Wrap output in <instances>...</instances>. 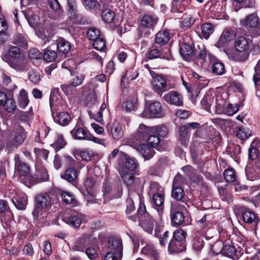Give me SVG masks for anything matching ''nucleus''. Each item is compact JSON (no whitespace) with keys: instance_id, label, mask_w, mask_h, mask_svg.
<instances>
[{"instance_id":"c85d7f7f","label":"nucleus","mask_w":260,"mask_h":260,"mask_svg":"<svg viewBox=\"0 0 260 260\" xmlns=\"http://www.w3.org/2000/svg\"><path fill=\"white\" fill-rule=\"evenodd\" d=\"M43 55L41 52L36 48L30 50L28 54L29 60L35 66H39L42 62Z\"/></svg>"},{"instance_id":"e2e57ef3","label":"nucleus","mask_w":260,"mask_h":260,"mask_svg":"<svg viewBox=\"0 0 260 260\" xmlns=\"http://www.w3.org/2000/svg\"><path fill=\"white\" fill-rule=\"evenodd\" d=\"M14 43L24 49H26L28 46L26 38L20 34L17 36Z\"/></svg>"},{"instance_id":"338daca9","label":"nucleus","mask_w":260,"mask_h":260,"mask_svg":"<svg viewBox=\"0 0 260 260\" xmlns=\"http://www.w3.org/2000/svg\"><path fill=\"white\" fill-rule=\"evenodd\" d=\"M225 180L227 182H234L236 178L235 172L233 169H229L226 170L223 173Z\"/></svg>"},{"instance_id":"72a5a7b5","label":"nucleus","mask_w":260,"mask_h":260,"mask_svg":"<svg viewBox=\"0 0 260 260\" xmlns=\"http://www.w3.org/2000/svg\"><path fill=\"white\" fill-rule=\"evenodd\" d=\"M147 57L149 59H153L157 58H160L170 60L171 55L170 53H166L164 54L161 51L156 48L150 49L147 52Z\"/></svg>"},{"instance_id":"0e129e2a","label":"nucleus","mask_w":260,"mask_h":260,"mask_svg":"<svg viewBox=\"0 0 260 260\" xmlns=\"http://www.w3.org/2000/svg\"><path fill=\"white\" fill-rule=\"evenodd\" d=\"M146 140L152 147H156L160 142V138L155 134H151L149 135Z\"/></svg>"},{"instance_id":"0eeeda50","label":"nucleus","mask_w":260,"mask_h":260,"mask_svg":"<svg viewBox=\"0 0 260 260\" xmlns=\"http://www.w3.org/2000/svg\"><path fill=\"white\" fill-rule=\"evenodd\" d=\"M151 84L153 89L160 96L164 92L171 88L167 84L166 78L162 75H157L153 77Z\"/></svg>"},{"instance_id":"c03bdc74","label":"nucleus","mask_w":260,"mask_h":260,"mask_svg":"<svg viewBox=\"0 0 260 260\" xmlns=\"http://www.w3.org/2000/svg\"><path fill=\"white\" fill-rule=\"evenodd\" d=\"M194 20L191 15L187 14H184L181 17L180 25L182 28H188L194 23Z\"/></svg>"},{"instance_id":"1a4fd4ad","label":"nucleus","mask_w":260,"mask_h":260,"mask_svg":"<svg viewBox=\"0 0 260 260\" xmlns=\"http://www.w3.org/2000/svg\"><path fill=\"white\" fill-rule=\"evenodd\" d=\"M152 127L147 126L144 124H140L136 134L132 138L133 143H140L146 141L149 135L152 134Z\"/></svg>"},{"instance_id":"2eb2a0df","label":"nucleus","mask_w":260,"mask_h":260,"mask_svg":"<svg viewBox=\"0 0 260 260\" xmlns=\"http://www.w3.org/2000/svg\"><path fill=\"white\" fill-rule=\"evenodd\" d=\"M236 32L234 30L227 29L222 33L215 46L218 48L225 46L227 44L236 37Z\"/></svg>"},{"instance_id":"a19ab883","label":"nucleus","mask_w":260,"mask_h":260,"mask_svg":"<svg viewBox=\"0 0 260 260\" xmlns=\"http://www.w3.org/2000/svg\"><path fill=\"white\" fill-rule=\"evenodd\" d=\"M246 174L247 178L250 180L258 179L260 178V168L252 166L251 168L246 169Z\"/></svg>"},{"instance_id":"412c9836","label":"nucleus","mask_w":260,"mask_h":260,"mask_svg":"<svg viewBox=\"0 0 260 260\" xmlns=\"http://www.w3.org/2000/svg\"><path fill=\"white\" fill-rule=\"evenodd\" d=\"M36 206L35 209H44L48 206L51 202V198L47 193H40L36 197Z\"/></svg>"},{"instance_id":"f8f14e48","label":"nucleus","mask_w":260,"mask_h":260,"mask_svg":"<svg viewBox=\"0 0 260 260\" xmlns=\"http://www.w3.org/2000/svg\"><path fill=\"white\" fill-rule=\"evenodd\" d=\"M49 175L46 168L44 167L37 168L34 176H29V181L31 184H35L40 182L47 181Z\"/></svg>"},{"instance_id":"b1692460","label":"nucleus","mask_w":260,"mask_h":260,"mask_svg":"<svg viewBox=\"0 0 260 260\" xmlns=\"http://www.w3.org/2000/svg\"><path fill=\"white\" fill-rule=\"evenodd\" d=\"M180 54L186 60H189L193 55V49L192 46L187 43L180 44Z\"/></svg>"},{"instance_id":"ea45409f","label":"nucleus","mask_w":260,"mask_h":260,"mask_svg":"<svg viewBox=\"0 0 260 260\" xmlns=\"http://www.w3.org/2000/svg\"><path fill=\"white\" fill-rule=\"evenodd\" d=\"M201 37L205 39H208L214 30V26L211 23H206L201 26Z\"/></svg>"},{"instance_id":"2f4dec72","label":"nucleus","mask_w":260,"mask_h":260,"mask_svg":"<svg viewBox=\"0 0 260 260\" xmlns=\"http://www.w3.org/2000/svg\"><path fill=\"white\" fill-rule=\"evenodd\" d=\"M153 202L155 205V209L159 215H161L164 211V197L159 193H156L153 196Z\"/></svg>"},{"instance_id":"dca6fc26","label":"nucleus","mask_w":260,"mask_h":260,"mask_svg":"<svg viewBox=\"0 0 260 260\" xmlns=\"http://www.w3.org/2000/svg\"><path fill=\"white\" fill-rule=\"evenodd\" d=\"M221 254L234 260H237L239 258L240 252L236 250L233 242H231V243L223 244L221 249Z\"/></svg>"},{"instance_id":"7ed1b4c3","label":"nucleus","mask_w":260,"mask_h":260,"mask_svg":"<svg viewBox=\"0 0 260 260\" xmlns=\"http://www.w3.org/2000/svg\"><path fill=\"white\" fill-rule=\"evenodd\" d=\"M70 133L73 138L76 140L91 141L104 146L107 144V142L105 140L100 139L94 137L89 134L87 129L83 127H75Z\"/></svg>"},{"instance_id":"20e7f679","label":"nucleus","mask_w":260,"mask_h":260,"mask_svg":"<svg viewBox=\"0 0 260 260\" xmlns=\"http://www.w3.org/2000/svg\"><path fill=\"white\" fill-rule=\"evenodd\" d=\"M237 209L238 211L242 215L243 221L247 223L251 224L254 227V229H256L260 220L255 213L244 206H237Z\"/></svg>"},{"instance_id":"aec40b11","label":"nucleus","mask_w":260,"mask_h":260,"mask_svg":"<svg viewBox=\"0 0 260 260\" xmlns=\"http://www.w3.org/2000/svg\"><path fill=\"white\" fill-rule=\"evenodd\" d=\"M107 128L110 134L115 140L121 139L123 136V131L121 124L118 122L115 121L111 125L108 124Z\"/></svg>"},{"instance_id":"4be33fe9","label":"nucleus","mask_w":260,"mask_h":260,"mask_svg":"<svg viewBox=\"0 0 260 260\" xmlns=\"http://www.w3.org/2000/svg\"><path fill=\"white\" fill-rule=\"evenodd\" d=\"M108 249L110 252L122 253L123 245L122 240L112 238L108 241Z\"/></svg>"},{"instance_id":"f704fd0d","label":"nucleus","mask_w":260,"mask_h":260,"mask_svg":"<svg viewBox=\"0 0 260 260\" xmlns=\"http://www.w3.org/2000/svg\"><path fill=\"white\" fill-rule=\"evenodd\" d=\"M32 215L36 220L41 224H44L47 221L48 213L46 210L42 209H34Z\"/></svg>"},{"instance_id":"9d476101","label":"nucleus","mask_w":260,"mask_h":260,"mask_svg":"<svg viewBox=\"0 0 260 260\" xmlns=\"http://www.w3.org/2000/svg\"><path fill=\"white\" fill-rule=\"evenodd\" d=\"M149 114L142 113V116L146 118H160L164 116L161 104L159 102H153L148 106Z\"/></svg>"},{"instance_id":"473e14b6","label":"nucleus","mask_w":260,"mask_h":260,"mask_svg":"<svg viewBox=\"0 0 260 260\" xmlns=\"http://www.w3.org/2000/svg\"><path fill=\"white\" fill-rule=\"evenodd\" d=\"M178 137L182 144L186 145L188 144L189 139V134L187 129V126L182 125L179 127Z\"/></svg>"},{"instance_id":"4d7b16f0","label":"nucleus","mask_w":260,"mask_h":260,"mask_svg":"<svg viewBox=\"0 0 260 260\" xmlns=\"http://www.w3.org/2000/svg\"><path fill=\"white\" fill-rule=\"evenodd\" d=\"M156 23V20L149 15L144 16L141 19V24L145 27H153Z\"/></svg>"},{"instance_id":"5fc2aeb1","label":"nucleus","mask_w":260,"mask_h":260,"mask_svg":"<svg viewBox=\"0 0 260 260\" xmlns=\"http://www.w3.org/2000/svg\"><path fill=\"white\" fill-rule=\"evenodd\" d=\"M75 155L80 157L82 159L85 161H89L94 156L93 153L91 151L88 150H77L76 151Z\"/></svg>"},{"instance_id":"f3484780","label":"nucleus","mask_w":260,"mask_h":260,"mask_svg":"<svg viewBox=\"0 0 260 260\" xmlns=\"http://www.w3.org/2000/svg\"><path fill=\"white\" fill-rule=\"evenodd\" d=\"M131 146L139 151L145 159H150L154 155V150L145 144L132 143Z\"/></svg>"},{"instance_id":"6e6d98bb","label":"nucleus","mask_w":260,"mask_h":260,"mask_svg":"<svg viewBox=\"0 0 260 260\" xmlns=\"http://www.w3.org/2000/svg\"><path fill=\"white\" fill-rule=\"evenodd\" d=\"M43 58L48 62L54 61L57 57V54L55 51L47 48L44 50Z\"/></svg>"},{"instance_id":"8fccbe9b","label":"nucleus","mask_w":260,"mask_h":260,"mask_svg":"<svg viewBox=\"0 0 260 260\" xmlns=\"http://www.w3.org/2000/svg\"><path fill=\"white\" fill-rule=\"evenodd\" d=\"M125 158L124 165L128 170L134 171L137 168L139 165L135 158L126 156Z\"/></svg>"},{"instance_id":"393cba45","label":"nucleus","mask_w":260,"mask_h":260,"mask_svg":"<svg viewBox=\"0 0 260 260\" xmlns=\"http://www.w3.org/2000/svg\"><path fill=\"white\" fill-rule=\"evenodd\" d=\"M78 173L75 168L70 167L66 170L64 173L61 175V178L69 182L74 184L77 182Z\"/></svg>"},{"instance_id":"e433bc0d","label":"nucleus","mask_w":260,"mask_h":260,"mask_svg":"<svg viewBox=\"0 0 260 260\" xmlns=\"http://www.w3.org/2000/svg\"><path fill=\"white\" fill-rule=\"evenodd\" d=\"M54 120L60 125L65 126L70 123L71 117L68 113L62 112L57 114L54 117Z\"/></svg>"},{"instance_id":"49530a36","label":"nucleus","mask_w":260,"mask_h":260,"mask_svg":"<svg viewBox=\"0 0 260 260\" xmlns=\"http://www.w3.org/2000/svg\"><path fill=\"white\" fill-rule=\"evenodd\" d=\"M71 48L70 44L63 39H60L57 44L58 50L64 54L69 52Z\"/></svg>"},{"instance_id":"ddd939ff","label":"nucleus","mask_w":260,"mask_h":260,"mask_svg":"<svg viewBox=\"0 0 260 260\" xmlns=\"http://www.w3.org/2000/svg\"><path fill=\"white\" fill-rule=\"evenodd\" d=\"M163 99L167 103L177 106L183 105V98L181 95L175 91H171L164 94Z\"/></svg>"},{"instance_id":"37998d69","label":"nucleus","mask_w":260,"mask_h":260,"mask_svg":"<svg viewBox=\"0 0 260 260\" xmlns=\"http://www.w3.org/2000/svg\"><path fill=\"white\" fill-rule=\"evenodd\" d=\"M29 100L27 92L24 89H21L19 92L18 104L20 108L24 109L28 105Z\"/></svg>"},{"instance_id":"a18cd8bd","label":"nucleus","mask_w":260,"mask_h":260,"mask_svg":"<svg viewBox=\"0 0 260 260\" xmlns=\"http://www.w3.org/2000/svg\"><path fill=\"white\" fill-rule=\"evenodd\" d=\"M2 106H4L5 110L8 113H14L17 108L14 100L11 95H9V98Z\"/></svg>"},{"instance_id":"09e8293b","label":"nucleus","mask_w":260,"mask_h":260,"mask_svg":"<svg viewBox=\"0 0 260 260\" xmlns=\"http://www.w3.org/2000/svg\"><path fill=\"white\" fill-rule=\"evenodd\" d=\"M102 17L103 20L107 23H111L115 17L114 11L109 9H106L102 12Z\"/></svg>"},{"instance_id":"cd10ccee","label":"nucleus","mask_w":260,"mask_h":260,"mask_svg":"<svg viewBox=\"0 0 260 260\" xmlns=\"http://www.w3.org/2000/svg\"><path fill=\"white\" fill-rule=\"evenodd\" d=\"M170 39V34L167 30H160L155 35V43L158 45L162 46L167 44Z\"/></svg>"},{"instance_id":"f257e3e1","label":"nucleus","mask_w":260,"mask_h":260,"mask_svg":"<svg viewBox=\"0 0 260 260\" xmlns=\"http://www.w3.org/2000/svg\"><path fill=\"white\" fill-rule=\"evenodd\" d=\"M249 47L248 40L243 36H240L235 41V50H224L229 57L235 61H244L247 58V55L245 53L240 56V52L246 50Z\"/></svg>"},{"instance_id":"69168bd1","label":"nucleus","mask_w":260,"mask_h":260,"mask_svg":"<svg viewBox=\"0 0 260 260\" xmlns=\"http://www.w3.org/2000/svg\"><path fill=\"white\" fill-rule=\"evenodd\" d=\"M92 45L96 50L103 51L105 48L106 42L101 36L93 42Z\"/></svg>"},{"instance_id":"9b49d317","label":"nucleus","mask_w":260,"mask_h":260,"mask_svg":"<svg viewBox=\"0 0 260 260\" xmlns=\"http://www.w3.org/2000/svg\"><path fill=\"white\" fill-rule=\"evenodd\" d=\"M72 78L68 84H62L60 86L61 89L63 90L66 95H68L71 92L72 87H76L80 85L83 82L85 76L82 74H77L73 75L71 73Z\"/></svg>"},{"instance_id":"bb28decb","label":"nucleus","mask_w":260,"mask_h":260,"mask_svg":"<svg viewBox=\"0 0 260 260\" xmlns=\"http://www.w3.org/2000/svg\"><path fill=\"white\" fill-rule=\"evenodd\" d=\"M168 249L170 253H179L185 249V245L183 242L173 239L168 244Z\"/></svg>"},{"instance_id":"423d86ee","label":"nucleus","mask_w":260,"mask_h":260,"mask_svg":"<svg viewBox=\"0 0 260 260\" xmlns=\"http://www.w3.org/2000/svg\"><path fill=\"white\" fill-rule=\"evenodd\" d=\"M5 62L17 71L25 72L28 70L29 67V63L24 54L11 60L5 58Z\"/></svg>"},{"instance_id":"f03ea898","label":"nucleus","mask_w":260,"mask_h":260,"mask_svg":"<svg viewBox=\"0 0 260 260\" xmlns=\"http://www.w3.org/2000/svg\"><path fill=\"white\" fill-rule=\"evenodd\" d=\"M26 137V133L22 127H15L11 132L7 147L8 149L17 148L23 143Z\"/></svg>"},{"instance_id":"bf43d9fd","label":"nucleus","mask_w":260,"mask_h":260,"mask_svg":"<svg viewBox=\"0 0 260 260\" xmlns=\"http://www.w3.org/2000/svg\"><path fill=\"white\" fill-rule=\"evenodd\" d=\"M212 72L217 75H221L224 73L225 68L224 64L220 62H215L212 68Z\"/></svg>"},{"instance_id":"3c124183","label":"nucleus","mask_w":260,"mask_h":260,"mask_svg":"<svg viewBox=\"0 0 260 260\" xmlns=\"http://www.w3.org/2000/svg\"><path fill=\"white\" fill-rule=\"evenodd\" d=\"M120 175L122 180L127 186L133 185L135 181V177L132 173L126 172L121 173Z\"/></svg>"},{"instance_id":"6ab92c4d","label":"nucleus","mask_w":260,"mask_h":260,"mask_svg":"<svg viewBox=\"0 0 260 260\" xmlns=\"http://www.w3.org/2000/svg\"><path fill=\"white\" fill-rule=\"evenodd\" d=\"M15 169L21 176H26L29 172V167L20 159L19 154H16L14 156Z\"/></svg>"},{"instance_id":"c756f323","label":"nucleus","mask_w":260,"mask_h":260,"mask_svg":"<svg viewBox=\"0 0 260 260\" xmlns=\"http://www.w3.org/2000/svg\"><path fill=\"white\" fill-rule=\"evenodd\" d=\"M85 216L81 213H77L74 215H71L66 220V222L68 224L75 228L80 226L82 221L84 219Z\"/></svg>"},{"instance_id":"4c0bfd02","label":"nucleus","mask_w":260,"mask_h":260,"mask_svg":"<svg viewBox=\"0 0 260 260\" xmlns=\"http://www.w3.org/2000/svg\"><path fill=\"white\" fill-rule=\"evenodd\" d=\"M192 247L196 250H201L204 247L203 235L197 232L194 234L193 240Z\"/></svg>"},{"instance_id":"a211bd4d","label":"nucleus","mask_w":260,"mask_h":260,"mask_svg":"<svg viewBox=\"0 0 260 260\" xmlns=\"http://www.w3.org/2000/svg\"><path fill=\"white\" fill-rule=\"evenodd\" d=\"M10 193L11 194H8V197L12 199V201L15 207L19 210L25 209L27 204L26 196L24 194H20L16 197L14 196V195L16 194V192L14 190H12V192H10Z\"/></svg>"},{"instance_id":"5701e85b","label":"nucleus","mask_w":260,"mask_h":260,"mask_svg":"<svg viewBox=\"0 0 260 260\" xmlns=\"http://www.w3.org/2000/svg\"><path fill=\"white\" fill-rule=\"evenodd\" d=\"M176 204H172L171 208V221L172 225L173 226H178L181 225L184 222V217L180 211H175Z\"/></svg>"},{"instance_id":"c9c22d12","label":"nucleus","mask_w":260,"mask_h":260,"mask_svg":"<svg viewBox=\"0 0 260 260\" xmlns=\"http://www.w3.org/2000/svg\"><path fill=\"white\" fill-rule=\"evenodd\" d=\"M241 24L246 27H255L258 24V18L254 14H250L241 21Z\"/></svg>"},{"instance_id":"39448f33","label":"nucleus","mask_w":260,"mask_h":260,"mask_svg":"<svg viewBox=\"0 0 260 260\" xmlns=\"http://www.w3.org/2000/svg\"><path fill=\"white\" fill-rule=\"evenodd\" d=\"M87 175L84 182V185L88 194L91 191V188L96 181L98 177L100 175V169L99 167H87Z\"/></svg>"},{"instance_id":"603ef678","label":"nucleus","mask_w":260,"mask_h":260,"mask_svg":"<svg viewBox=\"0 0 260 260\" xmlns=\"http://www.w3.org/2000/svg\"><path fill=\"white\" fill-rule=\"evenodd\" d=\"M259 141L258 140H253L249 149V158L252 160H254L257 158L258 151L256 147Z\"/></svg>"},{"instance_id":"7c9ffc66","label":"nucleus","mask_w":260,"mask_h":260,"mask_svg":"<svg viewBox=\"0 0 260 260\" xmlns=\"http://www.w3.org/2000/svg\"><path fill=\"white\" fill-rule=\"evenodd\" d=\"M88 240L86 237H82L77 239L74 242L72 249L73 251H84L85 247L87 246Z\"/></svg>"},{"instance_id":"de8ad7c7","label":"nucleus","mask_w":260,"mask_h":260,"mask_svg":"<svg viewBox=\"0 0 260 260\" xmlns=\"http://www.w3.org/2000/svg\"><path fill=\"white\" fill-rule=\"evenodd\" d=\"M143 254L156 258L158 255V252L155 249L153 245L148 244L146 245L141 251Z\"/></svg>"},{"instance_id":"052dcab7","label":"nucleus","mask_w":260,"mask_h":260,"mask_svg":"<svg viewBox=\"0 0 260 260\" xmlns=\"http://www.w3.org/2000/svg\"><path fill=\"white\" fill-rule=\"evenodd\" d=\"M251 134V132L244 127H240L237 131V137L241 140L247 139Z\"/></svg>"},{"instance_id":"58836bf2","label":"nucleus","mask_w":260,"mask_h":260,"mask_svg":"<svg viewBox=\"0 0 260 260\" xmlns=\"http://www.w3.org/2000/svg\"><path fill=\"white\" fill-rule=\"evenodd\" d=\"M61 197L64 203L71 204L73 207L76 206L78 204L74 196L70 192L63 191L61 194Z\"/></svg>"},{"instance_id":"774afa93","label":"nucleus","mask_w":260,"mask_h":260,"mask_svg":"<svg viewBox=\"0 0 260 260\" xmlns=\"http://www.w3.org/2000/svg\"><path fill=\"white\" fill-rule=\"evenodd\" d=\"M186 236V233L180 229L175 231L173 233V239L180 242H183Z\"/></svg>"},{"instance_id":"864d4df0","label":"nucleus","mask_w":260,"mask_h":260,"mask_svg":"<svg viewBox=\"0 0 260 260\" xmlns=\"http://www.w3.org/2000/svg\"><path fill=\"white\" fill-rule=\"evenodd\" d=\"M172 196L177 201L183 202L184 191L181 187H173Z\"/></svg>"},{"instance_id":"4468645a","label":"nucleus","mask_w":260,"mask_h":260,"mask_svg":"<svg viewBox=\"0 0 260 260\" xmlns=\"http://www.w3.org/2000/svg\"><path fill=\"white\" fill-rule=\"evenodd\" d=\"M155 220L149 214H145L140 218L139 225L144 231L152 234L154 226Z\"/></svg>"},{"instance_id":"13d9d810","label":"nucleus","mask_w":260,"mask_h":260,"mask_svg":"<svg viewBox=\"0 0 260 260\" xmlns=\"http://www.w3.org/2000/svg\"><path fill=\"white\" fill-rule=\"evenodd\" d=\"M213 99L211 96L207 95L204 96L201 101L202 107L207 111L210 112V107L212 103Z\"/></svg>"},{"instance_id":"6e6552de","label":"nucleus","mask_w":260,"mask_h":260,"mask_svg":"<svg viewBox=\"0 0 260 260\" xmlns=\"http://www.w3.org/2000/svg\"><path fill=\"white\" fill-rule=\"evenodd\" d=\"M67 11L70 18L76 24L81 23L82 16L78 12L75 0H67Z\"/></svg>"},{"instance_id":"680f3d73","label":"nucleus","mask_w":260,"mask_h":260,"mask_svg":"<svg viewBox=\"0 0 260 260\" xmlns=\"http://www.w3.org/2000/svg\"><path fill=\"white\" fill-rule=\"evenodd\" d=\"M87 36L89 39L92 40L93 42L101 36L99 29L95 27H92L90 28L87 31Z\"/></svg>"},{"instance_id":"a878e982","label":"nucleus","mask_w":260,"mask_h":260,"mask_svg":"<svg viewBox=\"0 0 260 260\" xmlns=\"http://www.w3.org/2000/svg\"><path fill=\"white\" fill-rule=\"evenodd\" d=\"M22 53L20 52L19 48L16 46H12L10 48L8 52H4L1 55L2 59L5 62L6 58L11 60L15 58L19 57L23 55Z\"/></svg>"},{"instance_id":"79ce46f5","label":"nucleus","mask_w":260,"mask_h":260,"mask_svg":"<svg viewBox=\"0 0 260 260\" xmlns=\"http://www.w3.org/2000/svg\"><path fill=\"white\" fill-rule=\"evenodd\" d=\"M152 134H155L159 138H165L168 134V129L164 125H158L152 127Z\"/></svg>"}]
</instances>
